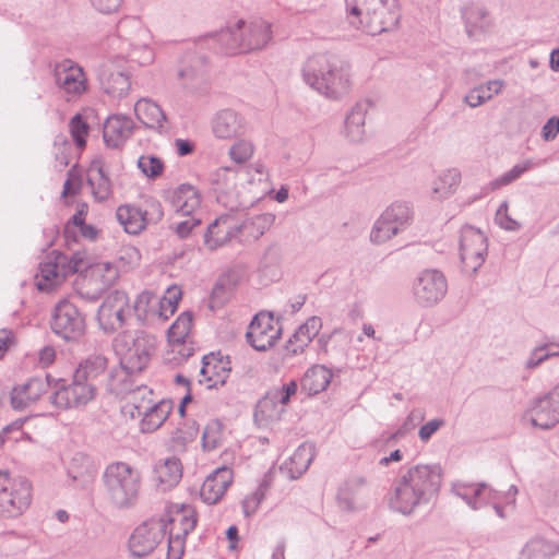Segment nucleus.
Wrapping results in <instances>:
<instances>
[{"label": "nucleus", "instance_id": "obj_19", "mask_svg": "<svg viewBox=\"0 0 559 559\" xmlns=\"http://www.w3.org/2000/svg\"><path fill=\"white\" fill-rule=\"evenodd\" d=\"M298 384L295 380L270 389L258 402L257 411L265 419H278L285 413L286 405L292 396L297 393Z\"/></svg>", "mask_w": 559, "mask_h": 559}, {"label": "nucleus", "instance_id": "obj_63", "mask_svg": "<svg viewBox=\"0 0 559 559\" xmlns=\"http://www.w3.org/2000/svg\"><path fill=\"white\" fill-rule=\"evenodd\" d=\"M479 88V92L483 94L485 99L488 102L493 98V96L500 94L504 87L503 80H490L485 84H480L476 86Z\"/></svg>", "mask_w": 559, "mask_h": 559}, {"label": "nucleus", "instance_id": "obj_60", "mask_svg": "<svg viewBox=\"0 0 559 559\" xmlns=\"http://www.w3.org/2000/svg\"><path fill=\"white\" fill-rule=\"evenodd\" d=\"M88 262L86 261L85 252L75 251L71 257H68V261L64 263L66 273L68 275L81 272L86 269Z\"/></svg>", "mask_w": 559, "mask_h": 559}, {"label": "nucleus", "instance_id": "obj_34", "mask_svg": "<svg viewBox=\"0 0 559 559\" xmlns=\"http://www.w3.org/2000/svg\"><path fill=\"white\" fill-rule=\"evenodd\" d=\"M316 456L314 445L309 442L300 444L293 455L284 462L281 471L290 479L299 478L308 468Z\"/></svg>", "mask_w": 559, "mask_h": 559}, {"label": "nucleus", "instance_id": "obj_2", "mask_svg": "<svg viewBox=\"0 0 559 559\" xmlns=\"http://www.w3.org/2000/svg\"><path fill=\"white\" fill-rule=\"evenodd\" d=\"M441 483L440 465L417 464L402 469L389 491V507L403 515H412L437 498Z\"/></svg>", "mask_w": 559, "mask_h": 559}, {"label": "nucleus", "instance_id": "obj_17", "mask_svg": "<svg viewBox=\"0 0 559 559\" xmlns=\"http://www.w3.org/2000/svg\"><path fill=\"white\" fill-rule=\"evenodd\" d=\"M130 312L128 295L124 292L115 290L99 306L97 320L106 333H111L124 325Z\"/></svg>", "mask_w": 559, "mask_h": 559}, {"label": "nucleus", "instance_id": "obj_32", "mask_svg": "<svg viewBox=\"0 0 559 559\" xmlns=\"http://www.w3.org/2000/svg\"><path fill=\"white\" fill-rule=\"evenodd\" d=\"M133 311L136 319L142 322H148L156 318L166 320L168 314L164 310V301L160 297L152 292L144 290L139 294L134 305Z\"/></svg>", "mask_w": 559, "mask_h": 559}, {"label": "nucleus", "instance_id": "obj_1", "mask_svg": "<svg viewBox=\"0 0 559 559\" xmlns=\"http://www.w3.org/2000/svg\"><path fill=\"white\" fill-rule=\"evenodd\" d=\"M197 522L195 511L186 506L176 507L175 515L171 510H167L160 518L148 519L136 526L129 538L131 557L148 556L168 534L167 558L181 559L186 537L194 530Z\"/></svg>", "mask_w": 559, "mask_h": 559}, {"label": "nucleus", "instance_id": "obj_64", "mask_svg": "<svg viewBox=\"0 0 559 559\" xmlns=\"http://www.w3.org/2000/svg\"><path fill=\"white\" fill-rule=\"evenodd\" d=\"M559 133V117H550L542 129V138L544 141H552Z\"/></svg>", "mask_w": 559, "mask_h": 559}, {"label": "nucleus", "instance_id": "obj_14", "mask_svg": "<svg viewBox=\"0 0 559 559\" xmlns=\"http://www.w3.org/2000/svg\"><path fill=\"white\" fill-rule=\"evenodd\" d=\"M448 292L443 273L436 269L421 271L413 284V296L417 305L430 308L440 302Z\"/></svg>", "mask_w": 559, "mask_h": 559}, {"label": "nucleus", "instance_id": "obj_52", "mask_svg": "<svg viewBox=\"0 0 559 559\" xmlns=\"http://www.w3.org/2000/svg\"><path fill=\"white\" fill-rule=\"evenodd\" d=\"M534 166H537V164L531 159H527L523 163H519V164L514 165L510 170H508L507 173L502 174L501 176H499L498 178L492 180L489 183L490 189L497 190L503 186L510 185L511 182L519 179L525 171L530 170Z\"/></svg>", "mask_w": 559, "mask_h": 559}, {"label": "nucleus", "instance_id": "obj_50", "mask_svg": "<svg viewBox=\"0 0 559 559\" xmlns=\"http://www.w3.org/2000/svg\"><path fill=\"white\" fill-rule=\"evenodd\" d=\"M192 328V313L182 312L168 330V341L192 342L190 332Z\"/></svg>", "mask_w": 559, "mask_h": 559}, {"label": "nucleus", "instance_id": "obj_53", "mask_svg": "<svg viewBox=\"0 0 559 559\" xmlns=\"http://www.w3.org/2000/svg\"><path fill=\"white\" fill-rule=\"evenodd\" d=\"M222 429L223 426L218 420H212L205 426L202 435L203 448L205 450L211 451L219 445L223 437Z\"/></svg>", "mask_w": 559, "mask_h": 559}, {"label": "nucleus", "instance_id": "obj_4", "mask_svg": "<svg viewBox=\"0 0 559 559\" xmlns=\"http://www.w3.org/2000/svg\"><path fill=\"white\" fill-rule=\"evenodd\" d=\"M347 21L371 36L395 27L400 20L397 0H345Z\"/></svg>", "mask_w": 559, "mask_h": 559}, {"label": "nucleus", "instance_id": "obj_42", "mask_svg": "<svg viewBox=\"0 0 559 559\" xmlns=\"http://www.w3.org/2000/svg\"><path fill=\"white\" fill-rule=\"evenodd\" d=\"M461 182V173L451 168L438 176L432 182L431 194L437 200L447 199L452 195Z\"/></svg>", "mask_w": 559, "mask_h": 559}, {"label": "nucleus", "instance_id": "obj_41", "mask_svg": "<svg viewBox=\"0 0 559 559\" xmlns=\"http://www.w3.org/2000/svg\"><path fill=\"white\" fill-rule=\"evenodd\" d=\"M96 473V467L91 456L84 453H75L69 464L68 475L74 483L84 485L88 483Z\"/></svg>", "mask_w": 559, "mask_h": 559}, {"label": "nucleus", "instance_id": "obj_20", "mask_svg": "<svg viewBox=\"0 0 559 559\" xmlns=\"http://www.w3.org/2000/svg\"><path fill=\"white\" fill-rule=\"evenodd\" d=\"M280 334L281 330L274 325L272 316L259 313L249 324L246 338L254 349L265 352L276 343Z\"/></svg>", "mask_w": 559, "mask_h": 559}, {"label": "nucleus", "instance_id": "obj_3", "mask_svg": "<svg viewBox=\"0 0 559 559\" xmlns=\"http://www.w3.org/2000/svg\"><path fill=\"white\" fill-rule=\"evenodd\" d=\"M301 78L311 90L332 100L341 99L352 87L350 66L333 53L309 57L301 67Z\"/></svg>", "mask_w": 559, "mask_h": 559}, {"label": "nucleus", "instance_id": "obj_27", "mask_svg": "<svg viewBox=\"0 0 559 559\" xmlns=\"http://www.w3.org/2000/svg\"><path fill=\"white\" fill-rule=\"evenodd\" d=\"M67 261V254L52 251V257L39 264V272L36 275L39 290H49L64 281L68 276L64 269Z\"/></svg>", "mask_w": 559, "mask_h": 559}, {"label": "nucleus", "instance_id": "obj_35", "mask_svg": "<svg viewBox=\"0 0 559 559\" xmlns=\"http://www.w3.org/2000/svg\"><path fill=\"white\" fill-rule=\"evenodd\" d=\"M491 489L485 483L468 484L456 481L452 485V492L473 510H479L485 507V500Z\"/></svg>", "mask_w": 559, "mask_h": 559}, {"label": "nucleus", "instance_id": "obj_28", "mask_svg": "<svg viewBox=\"0 0 559 559\" xmlns=\"http://www.w3.org/2000/svg\"><path fill=\"white\" fill-rule=\"evenodd\" d=\"M173 403L169 400H162L154 404L135 405V413L130 412L131 417H141V431L153 432L158 429L169 416Z\"/></svg>", "mask_w": 559, "mask_h": 559}, {"label": "nucleus", "instance_id": "obj_30", "mask_svg": "<svg viewBox=\"0 0 559 559\" xmlns=\"http://www.w3.org/2000/svg\"><path fill=\"white\" fill-rule=\"evenodd\" d=\"M134 122L123 115H112L104 123L103 138L108 147L118 148L131 136Z\"/></svg>", "mask_w": 559, "mask_h": 559}, {"label": "nucleus", "instance_id": "obj_13", "mask_svg": "<svg viewBox=\"0 0 559 559\" xmlns=\"http://www.w3.org/2000/svg\"><path fill=\"white\" fill-rule=\"evenodd\" d=\"M487 238L483 231L464 226L460 237V258L465 273L475 274L484 264L487 254Z\"/></svg>", "mask_w": 559, "mask_h": 559}, {"label": "nucleus", "instance_id": "obj_8", "mask_svg": "<svg viewBox=\"0 0 559 559\" xmlns=\"http://www.w3.org/2000/svg\"><path fill=\"white\" fill-rule=\"evenodd\" d=\"M32 484L23 476H11L0 469V515L15 518L29 507Z\"/></svg>", "mask_w": 559, "mask_h": 559}, {"label": "nucleus", "instance_id": "obj_9", "mask_svg": "<svg viewBox=\"0 0 559 559\" xmlns=\"http://www.w3.org/2000/svg\"><path fill=\"white\" fill-rule=\"evenodd\" d=\"M413 206L408 202L397 201L389 205L373 224L370 240L381 245L405 230L413 222Z\"/></svg>", "mask_w": 559, "mask_h": 559}, {"label": "nucleus", "instance_id": "obj_59", "mask_svg": "<svg viewBox=\"0 0 559 559\" xmlns=\"http://www.w3.org/2000/svg\"><path fill=\"white\" fill-rule=\"evenodd\" d=\"M495 221L501 228L509 231H516L521 228L520 223L509 216L507 202L500 204Z\"/></svg>", "mask_w": 559, "mask_h": 559}, {"label": "nucleus", "instance_id": "obj_58", "mask_svg": "<svg viewBox=\"0 0 559 559\" xmlns=\"http://www.w3.org/2000/svg\"><path fill=\"white\" fill-rule=\"evenodd\" d=\"M188 218L173 224L170 228L174 230V233L180 238L186 239L188 238L194 228L199 227L202 223V219L198 217L197 215H186Z\"/></svg>", "mask_w": 559, "mask_h": 559}, {"label": "nucleus", "instance_id": "obj_6", "mask_svg": "<svg viewBox=\"0 0 559 559\" xmlns=\"http://www.w3.org/2000/svg\"><path fill=\"white\" fill-rule=\"evenodd\" d=\"M271 38V24L267 22L258 20L247 23L239 20L215 33L209 40L217 44L221 51L235 55L263 49Z\"/></svg>", "mask_w": 559, "mask_h": 559}, {"label": "nucleus", "instance_id": "obj_25", "mask_svg": "<svg viewBox=\"0 0 559 559\" xmlns=\"http://www.w3.org/2000/svg\"><path fill=\"white\" fill-rule=\"evenodd\" d=\"M234 479L233 469L222 466L213 471L203 481L200 497L206 504L217 503L225 495Z\"/></svg>", "mask_w": 559, "mask_h": 559}, {"label": "nucleus", "instance_id": "obj_44", "mask_svg": "<svg viewBox=\"0 0 559 559\" xmlns=\"http://www.w3.org/2000/svg\"><path fill=\"white\" fill-rule=\"evenodd\" d=\"M195 347L193 342L168 341L167 349L163 355V360L170 367H179L194 355Z\"/></svg>", "mask_w": 559, "mask_h": 559}, {"label": "nucleus", "instance_id": "obj_5", "mask_svg": "<svg viewBox=\"0 0 559 559\" xmlns=\"http://www.w3.org/2000/svg\"><path fill=\"white\" fill-rule=\"evenodd\" d=\"M106 501L116 510L133 508L140 496L142 477L138 468L127 462L108 464L102 476Z\"/></svg>", "mask_w": 559, "mask_h": 559}, {"label": "nucleus", "instance_id": "obj_18", "mask_svg": "<svg viewBox=\"0 0 559 559\" xmlns=\"http://www.w3.org/2000/svg\"><path fill=\"white\" fill-rule=\"evenodd\" d=\"M118 278V271L109 262H102L94 265L90 274L84 278L79 295L88 301L98 300L103 294L115 284Z\"/></svg>", "mask_w": 559, "mask_h": 559}, {"label": "nucleus", "instance_id": "obj_57", "mask_svg": "<svg viewBox=\"0 0 559 559\" xmlns=\"http://www.w3.org/2000/svg\"><path fill=\"white\" fill-rule=\"evenodd\" d=\"M70 132L79 147L86 144V135L88 133V124L83 120L81 115H75L70 121Z\"/></svg>", "mask_w": 559, "mask_h": 559}, {"label": "nucleus", "instance_id": "obj_36", "mask_svg": "<svg viewBox=\"0 0 559 559\" xmlns=\"http://www.w3.org/2000/svg\"><path fill=\"white\" fill-rule=\"evenodd\" d=\"M321 328L322 321L319 317L309 318L288 340L286 349L293 355L301 353L320 332Z\"/></svg>", "mask_w": 559, "mask_h": 559}, {"label": "nucleus", "instance_id": "obj_31", "mask_svg": "<svg viewBox=\"0 0 559 559\" xmlns=\"http://www.w3.org/2000/svg\"><path fill=\"white\" fill-rule=\"evenodd\" d=\"M182 477V465L178 457L169 456L159 460L153 469V480L160 491L176 487Z\"/></svg>", "mask_w": 559, "mask_h": 559}, {"label": "nucleus", "instance_id": "obj_38", "mask_svg": "<svg viewBox=\"0 0 559 559\" xmlns=\"http://www.w3.org/2000/svg\"><path fill=\"white\" fill-rule=\"evenodd\" d=\"M116 217L124 231L130 235H138L147 225L146 213L132 205H120L116 211Z\"/></svg>", "mask_w": 559, "mask_h": 559}, {"label": "nucleus", "instance_id": "obj_24", "mask_svg": "<svg viewBox=\"0 0 559 559\" xmlns=\"http://www.w3.org/2000/svg\"><path fill=\"white\" fill-rule=\"evenodd\" d=\"M53 379L47 374L46 378H32L25 384L15 386L11 393V405L14 409L22 411L39 400V397L53 385Z\"/></svg>", "mask_w": 559, "mask_h": 559}, {"label": "nucleus", "instance_id": "obj_48", "mask_svg": "<svg viewBox=\"0 0 559 559\" xmlns=\"http://www.w3.org/2000/svg\"><path fill=\"white\" fill-rule=\"evenodd\" d=\"M557 546L542 537L530 539L521 551V559H544L555 555Z\"/></svg>", "mask_w": 559, "mask_h": 559}, {"label": "nucleus", "instance_id": "obj_29", "mask_svg": "<svg viewBox=\"0 0 559 559\" xmlns=\"http://www.w3.org/2000/svg\"><path fill=\"white\" fill-rule=\"evenodd\" d=\"M368 481L365 476L352 475L338 487L336 501L338 507L346 512H353L367 490Z\"/></svg>", "mask_w": 559, "mask_h": 559}, {"label": "nucleus", "instance_id": "obj_51", "mask_svg": "<svg viewBox=\"0 0 559 559\" xmlns=\"http://www.w3.org/2000/svg\"><path fill=\"white\" fill-rule=\"evenodd\" d=\"M274 214L262 213L250 218H247L240 226L241 229H248L250 236L257 239L264 235V233L271 228V226L274 224Z\"/></svg>", "mask_w": 559, "mask_h": 559}, {"label": "nucleus", "instance_id": "obj_33", "mask_svg": "<svg viewBox=\"0 0 559 559\" xmlns=\"http://www.w3.org/2000/svg\"><path fill=\"white\" fill-rule=\"evenodd\" d=\"M230 370V362L228 360H224L223 357L218 358L213 353L204 355L202 357V367L200 369V374L202 377L200 382H206L209 388L216 386L218 383L224 384Z\"/></svg>", "mask_w": 559, "mask_h": 559}, {"label": "nucleus", "instance_id": "obj_11", "mask_svg": "<svg viewBox=\"0 0 559 559\" xmlns=\"http://www.w3.org/2000/svg\"><path fill=\"white\" fill-rule=\"evenodd\" d=\"M177 78L181 86L191 95L207 94L210 84L205 56L195 49L187 51L179 62Z\"/></svg>", "mask_w": 559, "mask_h": 559}, {"label": "nucleus", "instance_id": "obj_47", "mask_svg": "<svg viewBox=\"0 0 559 559\" xmlns=\"http://www.w3.org/2000/svg\"><path fill=\"white\" fill-rule=\"evenodd\" d=\"M103 90L114 98L124 97L130 90L129 76L121 72H110L100 79Z\"/></svg>", "mask_w": 559, "mask_h": 559}, {"label": "nucleus", "instance_id": "obj_39", "mask_svg": "<svg viewBox=\"0 0 559 559\" xmlns=\"http://www.w3.org/2000/svg\"><path fill=\"white\" fill-rule=\"evenodd\" d=\"M368 111L367 103H357L345 119V132L346 136L352 142H361L365 138V121Z\"/></svg>", "mask_w": 559, "mask_h": 559}, {"label": "nucleus", "instance_id": "obj_37", "mask_svg": "<svg viewBox=\"0 0 559 559\" xmlns=\"http://www.w3.org/2000/svg\"><path fill=\"white\" fill-rule=\"evenodd\" d=\"M134 112L138 119L147 128L162 131L166 122V115L163 109L150 99H140L134 105Z\"/></svg>", "mask_w": 559, "mask_h": 559}, {"label": "nucleus", "instance_id": "obj_22", "mask_svg": "<svg viewBox=\"0 0 559 559\" xmlns=\"http://www.w3.org/2000/svg\"><path fill=\"white\" fill-rule=\"evenodd\" d=\"M211 127L215 138L221 140L240 138L245 135L248 130L245 118L231 109L217 111L212 118Z\"/></svg>", "mask_w": 559, "mask_h": 559}, {"label": "nucleus", "instance_id": "obj_43", "mask_svg": "<svg viewBox=\"0 0 559 559\" xmlns=\"http://www.w3.org/2000/svg\"><path fill=\"white\" fill-rule=\"evenodd\" d=\"M88 185L93 195L98 201L108 200L111 194V181L106 175L100 162H94L88 175Z\"/></svg>", "mask_w": 559, "mask_h": 559}, {"label": "nucleus", "instance_id": "obj_23", "mask_svg": "<svg viewBox=\"0 0 559 559\" xmlns=\"http://www.w3.org/2000/svg\"><path fill=\"white\" fill-rule=\"evenodd\" d=\"M150 40V32L144 27L142 21L134 16H128L119 21L117 35L110 39V45L119 51L121 47H131Z\"/></svg>", "mask_w": 559, "mask_h": 559}, {"label": "nucleus", "instance_id": "obj_15", "mask_svg": "<svg viewBox=\"0 0 559 559\" xmlns=\"http://www.w3.org/2000/svg\"><path fill=\"white\" fill-rule=\"evenodd\" d=\"M527 416L534 427L549 430L559 424V382L532 400Z\"/></svg>", "mask_w": 559, "mask_h": 559}, {"label": "nucleus", "instance_id": "obj_45", "mask_svg": "<svg viewBox=\"0 0 559 559\" xmlns=\"http://www.w3.org/2000/svg\"><path fill=\"white\" fill-rule=\"evenodd\" d=\"M331 379V371L326 367L318 365L306 371L301 383L310 393L317 394L329 386Z\"/></svg>", "mask_w": 559, "mask_h": 559}, {"label": "nucleus", "instance_id": "obj_10", "mask_svg": "<svg viewBox=\"0 0 559 559\" xmlns=\"http://www.w3.org/2000/svg\"><path fill=\"white\" fill-rule=\"evenodd\" d=\"M55 392L49 396L52 405L60 408H80L96 396L95 383L76 378L73 373L71 382L66 379H53Z\"/></svg>", "mask_w": 559, "mask_h": 559}, {"label": "nucleus", "instance_id": "obj_40", "mask_svg": "<svg viewBox=\"0 0 559 559\" xmlns=\"http://www.w3.org/2000/svg\"><path fill=\"white\" fill-rule=\"evenodd\" d=\"M238 283V276L235 271L223 273L216 281L211 295V308L223 306L231 296Z\"/></svg>", "mask_w": 559, "mask_h": 559}, {"label": "nucleus", "instance_id": "obj_56", "mask_svg": "<svg viewBox=\"0 0 559 559\" xmlns=\"http://www.w3.org/2000/svg\"><path fill=\"white\" fill-rule=\"evenodd\" d=\"M253 155V145L251 142L246 140H239L237 141L230 148H229V156L230 158L238 163L242 164L250 159Z\"/></svg>", "mask_w": 559, "mask_h": 559}, {"label": "nucleus", "instance_id": "obj_21", "mask_svg": "<svg viewBox=\"0 0 559 559\" xmlns=\"http://www.w3.org/2000/svg\"><path fill=\"white\" fill-rule=\"evenodd\" d=\"M240 231L241 226L234 216L222 215L207 226L203 243L206 249L214 251L228 243Z\"/></svg>", "mask_w": 559, "mask_h": 559}, {"label": "nucleus", "instance_id": "obj_55", "mask_svg": "<svg viewBox=\"0 0 559 559\" xmlns=\"http://www.w3.org/2000/svg\"><path fill=\"white\" fill-rule=\"evenodd\" d=\"M138 167L146 177L156 178L163 173L164 164L155 156H141Z\"/></svg>", "mask_w": 559, "mask_h": 559}, {"label": "nucleus", "instance_id": "obj_16", "mask_svg": "<svg viewBox=\"0 0 559 559\" xmlns=\"http://www.w3.org/2000/svg\"><path fill=\"white\" fill-rule=\"evenodd\" d=\"M53 78L56 85L68 100L78 99L87 90V79L83 68L70 59L56 63Z\"/></svg>", "mask_w": 559, "mask_h": 559}, {"label": "nucleus", "instance_id": "obj_12", "mask_svg": "<svg viewBox=\"0 0 559 559\" xmlns=\"http://www.w3.org/2000/svg\"><path fill=\"white\" fill-rule=\"evenodd\" d=\"M85 317L79 308L68 299L60 300L51 319L52 332L67 342H76L85 333Z\"/></svg>", "mask_w": 559, "mask_h": 559}, {"label": "nucleus", "instance_id": "obj_49", "mask_svg": "<svg viewBox=\"0 0 559 559\" xmlns=\"http://www.w3.org/2000/svg\"><path fill=\"white\" fill-rule=\"evenodd\" d=\"M148 43L150 41H142L131 47H121V50L118 51V57L126 58L130 62L138 63L139 66H148L155 58Z\"/></svg>", "mask_w": 559, "mask_h": 559}, {"label": "nucleus", "instance_id": "obj_62", "mask_svg": "<svg viewBox=\"0 0 559 559\" xmlns=\"http://www.w3.org/2000/svg\"><path fill=\"white\" fill-rule=\"evenodd\" d=\"M445 425L444 419L435 418L426 423L419 428L418 437L423 442H427L430 438Z\"/></svg>", "mask_w": 559, "mask_h": 559}, {"label": "nucleus", "instance_id": "obj_54", "mask_svg": "<svg viewBox=\"0 0 559 559\" xmlns=\"http://www.w3.org/2000/svg\"><path fill=\"white\" fill-rule=\"evenodd\" d=\"M267 490V484L265 481L261 483L257 489L249 496H247L242 501V511L246 516H250L258 510L260 503L265 498V493Z\"/></svg>", "mask_w": 559, "mask_h": 559}, {"label": "nucleus", "instance_id": "obj_61", "mask_svg": "<svg viewBox=\"0 0 559 559\" xmlns=\"http://www.w3.org/2000/svg\"><path fill=\"white\" fill-rule=\"evenodd\" d=\"M549 359V354L545 352V347L543 344L536 345L530 353L527 359L525 360L526 369H535L544 361Z\"/></svg>", "mask_w": 559, "mask_h": 559}, {"label": "nucleus", "instance_id": "obj_7", "mask_svg": "<svg viewBox=\"0 0 559 559\" xmlns=\"http://www.w3.org/2000/svg\"><path fill=\"white\" fill-rule=\"evenodd\" d=\"M121 365L130 373L142 371L156 349V337L145 331H127L115 338Z\"/></svg>", "mask_w": 559, "mask_h": 559}, {"label": "nucleus", "instance_id": "obj_46", "mask_svg": "<svg viewBox=\"0 0 559 559\" xmlns=\"http://www.w3.org/2000/svg\"><path fill=\"white\" fill-rule=\"evenodd\" d=\"M106 368L107 358L105 356L91 355L78 366L74 374L79 379L94 383V381L105 372Z\"/></svg>", "mask_w": 559, "mask_h": 559}, {"label": "nucleus", "instance_id": "obj_26", "mask_svg": "<svg viewBox=\"0 0 559 559\" xmlns=\"http://www.w3.org/2000/svg\"><path fill=\"white\" fill-rule=\"evenodd\" d=\"M166 200L180 215H197L201 209V193L192 185L182 183L167 192Z\"/></svg>", "mask_w": 559, "mask_h": 559}]
</instances>
